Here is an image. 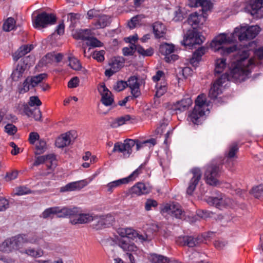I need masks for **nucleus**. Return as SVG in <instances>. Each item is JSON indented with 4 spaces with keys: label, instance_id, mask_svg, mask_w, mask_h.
Segmentation results:
<instances>
[{
    "label": "nucleus",
    "instance_id": "f257e3e1",
    "mask_svg": "<svg viewBox=\"0 0 263 263\" xmlns=\"http://www.w3.org/2000/svg\"><path fill=\"white\" fill-rule=\"evenodd\" d=\"M238 58L236 61L231 65V70L230 74H224L215 82L209 91V96L216 101L220 102V98L218 96L222 93V85L226 80L233 81L236 83L244 81L249 77L251 72V69L254 66V62L249 57V50H240L237 52Z\"/></svg>",
    "mask_w": 263,
    "mask_h": 263
},
{
    "label": "nucleus",
    "instance_id": "f03ea898",
    "mask_svg": "<svg viewBox=\"0 0 263 263\" xmlns=\"http://www.w3.org/2000/svg\"><path fill=\"white\" fill-rule=\"evenodd\" d=\"M93 221L94 227L96 229H101L111 225L115 221L114 217L110 214L101 216H93L89 214H80L79 212L77 216L70 220L72 224H84Z\"/></svg>",
    "mask_w": 263,
    "mask_h": 263
},
{
    "label": "nucleus",
    "instance_id": "7ed1b4c3",
    "mask_svg": "<svg viewBox=\"0 0 263 263\" xmlns=\"http://www.w3.org/2000/svg\"><path fill=\"white\" fill-rule=\"evenodd\" d=\"M189 5L191 7H201L202 13L199 14L197 12L191 14L187 22L193 29H195L200 24H203L207 17V12L212 8V4L208 0H189Z\"/></svg>",
    "mask_w": 263,
    "mask_h": 263
},
{
    "label": "nucleus",
    "instance_id": "20e7f679",
    "mask_svg": "<svg viewBox=\"0 0 263 263\" xmlns=\"http://www.w3.org/2000/svg\"><path fill=\"white\" fill-rule=\"evenodd\" d=\"M236 41V36L234 35V31L233 33H231L229 36H227L226 34L222 33L214 38V39L211 43L210 46L212 49L214 51L222 49L224 54H229L235 51L236 52V54L238 57L237 52L240 50L237 51L236 46H233L226 48H224L222 46L223 44L234 43ZM242 50L247 49H242L241 50ZM234 55H235V54Z\"/></svg>",
    "mask_w": 263,
    "mask_h": 263
},
{
    "label": "nucleus",
    "instance_id": "39448f33",
    "mask_svg": "<svg viewBox=\"0 0 263 263\" xmlns=\"http://www.w3.org/2000/svg\"><path fill=\"white\" fill-rule=\"evenodd\" d=\"M79 213L78 208H67L64 207L60 208L59 207H52L45 210L42 214L41 217L46 219L48 218H53L54 215H57L58 217H65L66 216L75 217Z\"/></svg>",
    "mask_w": 263,
    "mask_h": 263
},
{
    "label": "nucleus",
    "instance_id": "423d86ee",
    "mask_svg": "<svg viewBox=\"0 0 263 263\" xmlns=\"http://www.w3.org/2000/svg\"><path fill=\"white\" fill-rule=\"evenodd\" d=\"M206 96L201 94L195 101V106L192 112L189 115V120L194 124L201 123V118L204 115V107L206 105Z\"/></svg>",
    "mask_w": 263,
    "mask_h": 263
},
{
    "label": "nucleus",
    "instance_id": "0eeeda50",
    "mask_svg": "<svg viewBox=\"0 0 263 263\" xmlns=\"http://www.w3.org/2000/svg\"><path fill=\"white\" fill-rule=\"evenodd\" d=\"M259 31L260 27L257 25L237 27L234 30V35L240 41H247L255 37Z\"/></svg>",
    "mask_w": 263,
    "mask_h": 263
},
{
    "label": "nucleus",
    "instance_id": "6e6552de",
    "mask_svg": "<svg viewBox=\"0 0 263 263\" xmlns=\"http://www.w3.org/2000/svg\"><path fill=\"white\" fill-rule=\"evenodd\" d=\"M221 167V164L215 161H212L206 166L204 176L207 183L212 185L217 184Z\"/></svg>",
    "mask_w": 263,
    "mask_h": 263
},
{
    "label": "nucleus",
    "instance_id": "1a4fd4ad",
    "mask_svg": "<svg viewBox=\"0 0 263 263\" xmlns=\"http://www.w3.org/2000/svg\"><path fill=\"white\" fill-rule=\"evenodd\" d=\"M33 63V58L30 56L24 57L20 61L16 68L11 74L12 79L14 81H18Z\"/></svg>",
    "mask_w": 263,
    "mask_h": 263
},
{
    "label": "nucleus",
    "instance_id": "9d476101",
    "mask_svg": "<svg viewBox=\"0 0 263 263\" xmlns=\"http://www.w3.org/2000/svg\"><path fill=\"white\" fill-rule=\"evenodd\" d=\"M207 202L209 204L214 205L220 210L232 208L235 205V202L232 199L222 194L215 197H209Z\"/></svg>",
    "mask_w": 263,
    "mask_h": 263
},
{
    "label": "nucleus",
    "instance_id": "9b49d317",
    "mask_svg": "<svg viewBox=\"0 0 263 263\" xmlns=\"http://www.w3.org/2000/svg\"><path fill=\"white\" fill-rule=\"evenodd\" d=\"M118 234L120 236V238H137L141 242L149 241L152 237L149 235L144 233L139 234L137 231L130 228L119 229Z\"/></svg>",
    "mask_w": 263,
    "mask_h": 263
},
{
    "label": "nucleus",
    "instance_id": "f8f14e48",
    "mask_svg": "<svg viewBox=\"0 0 263 263\" xmlns=\"http://www.w3.org/2000/svg\"><path fill=\"white\" fill-rule=\"evenodd\" d=\"M135 145V142L133 139H127L124 143L118 142L114 144L112 152H119L123 154L124 158L129 157L132 153V148Z\"/></svg>",
    "mask_w": 263,
    "mask_h": 263
},
{
    "label": "nucleus",
    "instance_id": "ddd939ff",
    "mask_svg": "<svg viewBox=\"0 0 263 263\" xmlns=\"http://www.w3.org/2000/svg\"><path fill=\"white\" fill-rule=\"evenodd\" d=\"M204 40V37L196 30H189L181 44L184 46H193L195 44H201Z\"/></svg>",
    "mask_w": 263,
    "mask_h": 263
},
{
    "label": "nucleus",
    "instance_id": "4468645a",
    "mask_svg": "<svg viewBox=\"0 0 263 263\" xmlns=\"http://www.w3.org/2000/svg\"><path fill=\"white\" fill-rule=\"evenodd\" d=\"M55 22L56 17L53 14L44 12L37 14L33 21V26L35 28H44Z\"/></svg>",
    "mask_w": 263,
    "mask_h": 263
},
{
    "label": "nucleus",
    "instance_id": "2eb2a0df",
    "mask_svg": "<svg viewBox=\"0 0 263 263\" xmlns=\"http://www.w3.org/2000/svg\"><path fill=\"white\" fill-rule=\"evenodd\" d=\"M238 151V147L237 143H232L230 145L224 153V163L228 169L232 168L234 165V160L237 158V153Z\"/></svg>",
    "mask_w": 263,
    "mask_h": 263
},
{
    "label": "nucleus",
    "instance_id": "dca6fc26",
    "mask_svg": "<svg viewBox=\"0 0 263 263\" xmlns=\"http://www.w3.org/2000/svg\"><path fill=\"white\" fill-rule=\"evenodd\" d=\"M141 167L142 165H140L139 168L134 171L128 177L119 179L109 183L107 185V191L111 192L115 187H118L122 184L127 183L128 182L134 180L140 173V170Z\"/></svg>",
    "mask_w": 263,
    "mask_h": 263
},
{
    "label": "nucleus",
    "instance_id": "f3484780",
    "mask_svg": "<svg viewBox=\"0 0 263 263\" xmlns=\"http://www.w3.org/2000/svg\"><path fill=\"white\" fill-rule=\"evenodd\" d=\"M164 214L167 213L178 219H183L185 217V212L178 204H166L161 210Z\"/></svg>",
    "mask_w": 263,
    "mask_h": 263
},
{
    "label": "nucleus",
    "instance_id": "a211bd4d",
    "mask_svg": "<svg viewBox=\"0 0 263 263\" xmlns=\"http://www.w3.org/2000/svg\"><path fill=\"white\" fill-rule=\"evenodd\" d=\"M191 172L193 174V177L190 180L189 186L186 189V193L190 195L193 193L202 176L201 171L198 167L192 168Z\"/></svg>",
    "mask_w": 263,
    "mask_h": 263
},
{
    "label": "nucleus",
    "instance_id": "6ab92c4d",
    "mask_svg": "<svg viewBox=\"0 0 263 263\" xmlns=\"http://www.w3.org/2000/svg\"><path fill=\"white\" fill-rule=\"evenodd\" d=\"M135 238H117V244L124 251L127 252L136 253L138 250V248L135 245L132 240Z\"/></svg>",
    "mask_w": 263,
    "mask_h": 263
},
{
    "label": "nucleus",
    "instance_id": "aec40b11",
    "mask_svg": "<svg viewBox=\"0 0 263 263\" xmlns=\"http://www.w3.org/2000/svg\"><path fill=\"white\" fill-rule=\"evenodd\" d=\"M247 10L252 15H257L259 17L263 15V0H250L246 7Z\"/></svg>",
    "mask_w": 263,
    "mask_h": 263
},
{
    "label": "nucleus",
    "instance_id": "412c9836",
    "mask_svg": "<svg viewBox=\"0 0 263 263\" xmlns=\"http://www.w3.org/2000/svg\"><path fill=\"white\" fill-rule=\"evenodd\" d=\"M174 51V46L172 44L165 43L160 45L159 48L160 52L165 55L164 58L165 61L167 62L174 61L178 59V56L176 54H172Z\"/></svg>",
    "mask_w": 263,
    "mask_h": 263
},
{
    "label": "nucleus",
    "instance_id": "4be33fe9",
    "mask_svg": "<svg viewBox=\"0 0 263 263\" xmlns=\"http://www.w3.org/2000/svg\"><path fill=\"white\" fill-rule=\"evenodd\" d=\"M98 90L101 95V102L107 106L111 105L114 101L111 92L106 87L105 85H101Z\"/></svg>",
    "mask_w": 263,
    "mask_h": 263
},
{
    "label": "nucleus",
    "instance_id": "5701e85b",
    "mask_svg": "<svg viewBox=\"0 0 263 263\" xmlns=\"http://www.w3.org/2000/svg\"><path fill=\"white\" fill-rule=\"evenodd\" d=\"M127 87L131 89V93L135 98L138 97L140 94L139 90L140 83L137 76H131L128 80Z\"/></svg>",
    "mask_w": 263,
    "mask_h": 263
},
{
    "label": "nucleus",
    "instance_id": "b1692460",
    "mask_svg": "<svg viewBox=\"0 0 263 263\" xmlns=\"http://www.w3.org/2000/svg\"><path fill=\"white\" fill-rule=\"evenodd\" d=\"M87 184L86 180H83L78 181L72 182L67 184L61 188V192H70L80 190Z\"/></svg>",
    "mask_w": 263,
    "mask_h": 263
},
{
    "label": "nucleus",
    "instance_id": "393cba45",
    "mask_svg": "<svg viewBox=\"0 0 263 263\" xmlns=\"http://www.w3.org/2000/svg\"><path fill=\"white\" fill-rule=\"evenodd\" d=\"M192 104V100L190 97H187L180 101H177L174 104V109L180 112L187 110Z\"/></svg>",
    "mask_w": 263,
    "mask_h": 263
},
{
    "label": "nucleus",
    "instance_id": "a878e982",
    "mask_svg": "<svg viewBox=\"0 0 263 263\" xmlns=\"http://www.w3.org/2000/svg\"><path fill=\"white\" fill-rule=\"evenodd\" d=\"M23 110L28 117L33 118L35 121L41 120L42 114L38 107L31 108L26 104L24 106Z\"/></svg>",
    "mask_w": 263,
    "mask_h": 263
},
{
    "label": "nucleus",
    "instance_id": "bb28decb",
    "mask_svg": "<svg viewBox=\"0 0 263 263\" xmlns=\"http://www.w3.org/2000/svg\"><path fill=\"white\" fill-rule=\"evenodd\" d=\"M152 27L156 38L159 39L164 36L166 28L163 23L156 22L153 24Z\"/></svg>",
    "mask_w": 263,
    "mask_h": 263
},
{
    "label": "nucleus",
    "instance_id": "cd10ccee",
    "mask_svg": "<svg viewBox=\"0 0 263 263\" xmlns=\"http://www.w3.org/2000/svg\"><path fill=\"white\" fill-rule=\"evenodd\" d=\"M149 189L141 182H138L130 188L129 192L132 195H140L149 193Z\"/></svg>",
    "mask_w": 263,
    "mask_h": 263
},
{
    "label": "nucleus",
    "instance_id": "c85d7f7f",
    "mask_svg": "<svg viewBox=\"0 0 263 263\" xmlns=\"http://www.w3.org/2000/svg\"><path fill=\"white\" fill-rule=\"evenodd\" d=\"M110 17L102 13H100L96 21L92 23L96 29L104 28L110 24Z\"/></svg>",
    "mask_w": 263,
    "mask_h": 263
},
{
    "label": "nucleus",
    "instance_id": "c756f323",
    "mask_svg": "<svg viewBox=\"0 0 263 263\" xmlns=\"http://www.w3.org/2000/svg\"><path fill=\"white\" fill-rule=\"evenodd\" d=\"M208 48L202 46L196 50L193 54L192 58L190 59V63L193 66L197 64L199 61L201 59V57L205 53Z\"/></svg>",
    "mask_w": 263,
    "mask_h": 263
},
{
    "label": "nucleus",
    "instance_id": "7c9ffc66",
    "mask_svg": "<svg viewBox=\"0 0 263 263\" xmlns=\"http://www.w3.org/2000/svg\"><path fill=\"white\" fill-rule=\"evenodd\" d=\"M13 250H16L12 237L4 241L0 245V251L10 253Z\"/></svg>",
    "mask_w": 263,
    "mask_h": 263
},
{
    "label": "nucleus",
    "instance_id": "2f4dec72",
    "mask_svg": "<svg viewBox=\"0 0 263 263\" xmlns=\"http://www.w3.org/2000/svg\"><path fill=\"white\" fill-rule=\"evenodd\" d=\"M33 49V46L30 45H24L20 47V48L14 53L13 55V59L14 61H17L20 58L25 55Z\"/></svg>",
    "mask_w": 263,
    "mask_h": 263
},
{
    "label": "nucleus",
    "instance_id": "473e14b6",
    "mask_svg": "<svg viewBox=\"0 0 263 263\" xmlns=\"http://www.w3.org/2000/svg\"><path fill=\"white\" fill-rule=\"evenodd\" d=\"M54 159V156L52 154L39 156L36 158V160L34 162L33 165L35 166H37L43 163L44 162L47 160H49L50 164H47V166L49 169H50L52 162Z\"/></svg>",
    "mask_w": 263,
    "mask_h": 263
},
{
    "label": "nucleus",
    "instance_id": "72a5a7b5",
    "mask_svg": "<svg viewBox=\"0 0 263 263\" xmlns=\"http://www.w3.org/2000/svg\"><path fill=\"white\" fill-rule=\"evenodd\" d=\"M92 35L91 30L86 29L80 30L73 36L77 40H85L87 42Z\"/></svg>",
    "mask_w": 263,
    "mask_h": 263
},
{
    "label": "nucleus",
    "instance_id": "f704fd0d",
    "mask_svg": "<svg viewBox=\"0 0 263 263\" xmlns=\"http://www.w3.org/2000/svg\"><path fill=\"white\" fill-rule=\"evenodd\" d=\"M134 141L135 142L137 151H139L141 148L146 146H147L149 147L153 146L156 144V140L154 138H151L143 141H140L139 140H134Z\"/></svg>",
    "mask_w": 263,
    "mask_h": 263
},
{
    "label": "nucleus",
    "instance_id": "c9c22d12",
    "mask_svg": "<svg viewBox=\"0 0 263 263\" xmlns=\"http://www.w3.org/2000/svg\"><path fill=\"white\" fill-rule=\"evenodd\" d=\"M47 74L45 73H41L35 76L28 77L30 80V86L32 87H35L38 84H40L43 80L47 78Z\"/></svg>",
    "mask_w": 263,
    "mask_h": 263
},
{
    "label": "nucleus",
    "instance_id": "e433bc0d",
    "mask_svg": "<svg viewBox=\"0 0 263 263\" xmlns=\"http://www.w3.org/2000/svg\"><path fill=\"white\" fill-rule=\"evenodd\" d=\"M16 250L21 248L24 243H27L26 234H19L12 237Z\"/></svg>",
    "mask_w": 263,
    "mask_h": 263
},
{
    "label": "nucleus",
    "instance_id": "4c0bfd02",
    "mask_svg": "<svg viewBox=\"0 0 263 263\" xmlns=\"http://www.w3.org/2000/svg\"><path fill=\"white\" fill-rule=\"evenodd\" d=\"M67 136L63 134L55 141V145L59 148H63L71 144L67 138Z\"/></svg>",
    "mask_w": 263,
    "mask_h": 263
},
{
    "label": "nucleus",
    "instance_id": "58836bf2",
    "mask_svg": "<svg viewBox=\"0 0 263 263\" xmlns=\"http://www.w3.org/2000/svg\"><path fill=\"white\" fill-rule=\"evenodd\" d=\"M150 261L153 263H168L169 259L162 255L154 254L149 257Z\"/></svg>",
    "mask_w": 263,
    "mask_h": 263
},
{
    "label": "nucleus",
    "instance_id": "ea45409f",
    "mask_svg": "<svg viewBox=\"0 0 263 263\" xmlns=\"http://www.w3.org/2000/svg\"><path fill=\"white\" fill-rule=\"evenodd\" d=\"M226 60L224 58L217 59L216 62L215 73L219 74L221 73L226 67Z\"/></svg>",
    "mask_w": 263,
    "mask_h": 263
},
{
    "label": "nucleus",
    "instance_id": "a19ab883",
    "mask_svg": "<svg viewBox=\"0 0 263 263\" xmlns=\"http://www.w3.org/2000/svg\"><path fill=\"white\" fill-rule=\"evenodd\" d=\"M27 243L39 245L42 237L35 234H26Z\"/></svg>",
    "mask_w": 263,
    "mask_h": 263
},
{
    "label": "nucleus",
    "instance_id": "79ce46f5",
    "mask_svg": "<svg viewBox=\"0 0 263 263\" xmlns=\"http://www.w3.org/2000/svg\"><path fill=\"white\" fill-rule=\"evenodd\" d=\"M124 59L123 58H118L114 59L110 64V67L116 71H118L122 67H123L124 63Z\"/></svg>",
    "mask_w": 263,
    "mask_h": 263
},
{
    "label": "nucleus",
    "instance_id": "37998d69",
    "mask_svg": "<svg viewBox=\"0 0 263 263\" xmlns=\"http://www.w3.org/2000/svg\"><path fill=\"white\" fill-rule=\"evenodd\" d=\"M86 45L87 46H89L88 51H90L91 48L101 47L102 46V43L96 37H95L92 35L86 42Z\"/></svg>",
    "mask_w": 263,
    "mask_h": 263
},
{
    "label": "nucleus",
    "instance_id": "c03bdc74",
    "mask_svg": "<svg viewBox=\"0 0 263 263\" xmlns=\"http://www.w3.org/2000/svg\"><path fill=\"white\" fill-rule=\"evenodd\" d=\"M131 117L129 115H125L124 116L120 117L116 119L112 123L111 126L113 127H117L119 126L122 125L126 123V121L130 120Z\"/></svg>",
    "mask_w": 263,
    "mask_h": 263
},
{
    "label": "nucleus",
    "instance_id": "a18cd8bd",
    "mask_svg": "<svg viewBox=\"0 0 263 263\" xmlns=\"http://www.w3.org/2000/svg\"><path fill=\"white\" fill-rule=\"evenodd\" d=\"M24 253L34 258L40 257L44 255V251L41 249L35 250L32 248H28L25 250Z\"/></svg>",
    "mask_w": 263,
    "mask_h": 263
},
{
    "label": "nucleus",
    "instance_id": "49530a36",
    "mask_svg": "<svg viewBox=\"0 0 263 263\" xmlns=\"http://www.w3.org/2000/svg\"><path fill=\"white\" fill-rule=\"evenodd\" d=\"M137 51L143 57H151L154 53L153 48L149 47L147 49H144L143 47L139 45H137Z\"/></svg>",
    "mask_w": 263,
    "mask_h": 263
},
{
    "label": "nucleus",
    "instance_id": "de8ad7c7",
    "mask_svg": "<svg viewBox=\"0 0 263 263\" xmlns=\"http://www.w3.org/2000/svg\"><path fill=\"white\" fill-rule=\"evenodd\" d=\"M15 21L12 17H9L7 19V20L4 22L3 28V30L5 31H10V30L13 29L15 27Z\"/></svg>",
    "mask_w": 263,
    "mask_h": 263
},
{
    "label": "nucleus",
    "instance_id": "09e8293b",
    "mask_svg": "<svg viewBox=\"0 0 263 263\" xmlns=\"http://www.w3.org/2000/svg\"><path fill=\"white\" fill-rule=\"evenodd\" d=\"M202 254L198 252H193L190 255L189 258L193 263H209L201 259Z\"/></svg>",
    "mask_w": 263,
    "mask_h": 263
},
{
    "label": "nucleus",
    "instance_id": "8fccbe9b",
    "mask_svg": "<svg viewBox=\"0 0 263 263\" xmlns=\"http://www.w3.org/2000/svg\"><path fill=\"white\" fill-rule=\"evenodd\" d=\"M202 240L201 238L194 237L191 236H187L186 246L189 247H194Z\"/></svg>",
    "mask_w": 263,
    "mask_h": 263
},
{
    "label": "nucleus",
    "instance_id": "3c124183",
    "mask_svg": "<svg viewBox=\"0 0 263 263\" xmlns=\"http://www.w3.org/2000/svg\"><path fill=\"white\" fill-rule=\"evenodd\" d=\"M250 193L256 198L261 197L263 196V185H259L253 187Z\"/></svg>",
    "mask_w": 263,
    "mask_h": 263
},
{
    "label": "nucleus",
    "instance_id": "603ef678",
    "mask_svg": "<svg viewBox=\"0 0 263 263\" xmlns=\"http://www.w3.org/2000/svg\"><path fill=\"white\" fill-rule=\"evenodd\" d=\"M157 91L156 92L155 96L160 98L163 96L167 91V87L165 83L163 85L160 83H157L156 85Z\"/></svg>",
    "mask_w": 263,
    "mask_h": 263
},
{
    "label": "nucleus",
    "instance_id": "864d4df0",
    "mask_svg": "<svg viewBox=\"0 0 263 263\" xmlns=\"http://www.w3.org/2000/svg\"><path fill=\"white\" fill-rule=\"evenodd\" d=\"M46 143L44 140H39L35 146V155H40L43 153L46 149Z\"/></svg>",
    "mask_w": 263,
    "mask_h": 263
},
{
    "label": "nucleus",
    "instance_id": "5fc2aeb1",
    "mask_svg": "<svg viewBox=\"0 0 263 263\" xmlns=\"http://www.w3.org/2000/svg\"><path fill=\"white\" fill-rule=\"evenodd\" d=\"M137 45L130 44L129 47H124L122 51L124 55H133L137 51Z\"/></svg>",
    "mask_w": 263,
    "mask_h": 263
},
{
    "label": "nucleus",
    "instance_id": "6e6d98bb",
    "mask_svg": "<svg viewBox=\"0 0 263 263\" xmlns=\"http://www.w3.org/2000/svg\"><path fill=\"white\" fill-rule=\"evenodd\" d=\"M105 52L102 50L100 51H95L92 52V58L99 62H102L104 60V54Z\"/></svg>",
    "mask_w": 263,
    "mask_h": 263
},
{
    "label": "nucleus",
    "instance_id": "4d7b16f0",
    "mask_svg": "<svg viewBox=\"0 0 263 263\" xmlns=\"http://www.w3.org/2000/svg\"><path fill=\"white\" fill-rule=\"evenodd\" d=\"M69 65L71 68L75 70H79L82 67L79 61L76 58H70Z\"/></svg>",
    "mask_w": 263,
    "mask_h": 263
},
{
    "label": "nucleus",
    "instance_id": "13d9d810",
    "mask_svg": "<svg viewBox=\"0 0 263 263\" xmlns=\"http://www.w3.org/2000/svg\"><path fill=\"white\" fill-rule=\"evenodd\" d=\"M42 104V102L37 96H32L30 98L28 106L31 108H34V106H39Z\"/></svg>",
    "mask_w": 263,
    "mask_h": 263
},
{
    "label": "nucleus",
    "instance_id": "bf43d9fd",
    "mask_svg": "<svg viewBox=\"0 0 263 263\" xmlns=\"http://www.w3.org/2000/svg\"><path fill=\"white\" fill-rule=\"evenodd\" d=\"M143 18L142 15H138L133 17L128 23V26L130 29L134 28L139 21Z\"/></svg>",
    "mask_w": 263,
    "mask_h": 263
},
{
    "label": "nucleus",
    "instance_id": "052dcab7",
    "mask_svg": "<svg viewBox=\"0 0 263 263\" xmlns=\"http://www.w3.org/2000/svg\"><path fill=\"white\" fill-rule=\"evenodd\" d=\"M101 13L97 10L91 9L87 12V18L88 19H93L96 22Z\"/></svg>",
    "mask_w": 263,
    "mask_h": 263
},
{
    "label": "nucleus",
    "instance_id": "680f3d73",
    "mask_svg": "<svg viewBox=\"0 0 263 263\" xmlns=\"http://www.w3.org/2000/svg\"><path fill=\"white\" fill-rule=\"evenodd\" d=\"M67 20L71 22V25L73 26L79 20V14L74 13H69L67 15Z\"/></svg>",
    "mask_w": 263,
    "mask_h": 263
},
{
    "label": "nucleus",
    "instance_id": "e2e57ef3",
    "mask_svg": "<svg viewBox=\"0 0 263 263\" xmlns=\"http://www.w3.org/2000/svg\"><path fill=\"white\" fill-rule=\"evenodd\" d=\"M9 207V201L5 198L0 197V212L6 211Z\"/></svg>",
    "mask_w": 263,
    "mask_h": 263
},
{
    "label": "nucleus",
    "instance_id": "0e129e2a",
    "mask_svg": "<svg viewBox=\"0 0 263 263\" xmlns=\"http://www.w3.org/2000/svg\"><path fill=\"white\" fill-rule=\"evenodd\" d=\"M126 87H127V82L124 81H119L117 82L114 88L116 91H120L124 90Z\"/></svg>",
    "mask_w": 263,
    "mask_h": 263
},
{
    "label": "nucleus",
    "instance_id": "69168bd1",
    "mask_svg": "<svg viewBox=\"0 0 263 263\" xmlns=\"http://www.w3.org/2000/svg\"><path fill=\"white\" fill-rule=\"evenodd\" d=\"M5 131L10 135H13L17 132V128L12 124H8L5 127Z\"/></svg>",
    "mask_w": 263,
    "mask_h": 263
},
{
    "label": "nucleus",
    "instance_id": "338daca9",
    "mask_svg": "<svg viewBox=\"0 0 263 263\" xmlns=\"http://www.w3.org/2000/svg\"><path fill=\"white\" fill-rule=\"evenodd\" d=\"M31 193V191L28 187L25 186H20L16 189L15 194L17 195H23Z\"/></svg>",
    "mask_w": 263,
    "mask_h": 263
},
{
    "label": "nucleus",
    "instance_id": "774afa93",
    "mask_svg": "<svg viewBox=\"0 0 263 263\" xmlns=\"http://www.w3.org/2000/svg\"><path fill=\"white\" fill-rule=\"evenodd\" d=\"M42 62L44 64H47L54 62L53 53H48L42 59Z\"/></svg>",
    "mask_w": 263,
    "mask_h": 263
}]
</instances>
